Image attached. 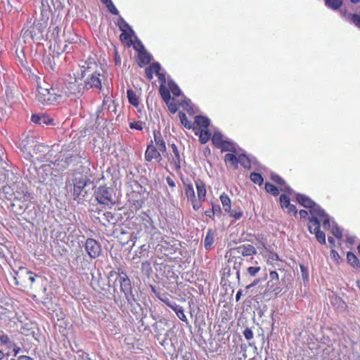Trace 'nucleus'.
<instances>
[{"label":"nucleus","mask_w":360,"mask_h":360,"mask_svg":"<svg viewBox=\"0 0 360 360\" xmlns=\"http://www.w3.org/2000/svg\"><path fill=\"white\" fill-rule=\"evenodd\" d=\"M296 200L300 205L309 209L311 218L308 222V230L310 233L316 236V239L321 244L326 243V234L320 230V224H323V229L328 230L330 227V219L326 212L320 208L312 200L304 194H297Z\"/></svg>","instance_id":"1"},{"label":"nucleus","mask_w":360,"mask_h":360,"mask_svg":"<svg viewBox=\"0 0 360 360\" xmlns=\"http://www.w3.org/2000/svg\"><path fill=\"white\" fill-rule=\"evenodd\" d=\"M20 149H21L24 159L28 160L30 164L39 165L46 162V155L48 153L47 146L23 141L20 145Z\"/></svg>","instance_id":"2"},{"label":"nucleus","mask_w":360,"mask_h":360,"mask_svg":"<svg viewBox=\"0 0 360 360\" xmlns=\"http://www.w3.org/2000/svg\"><path fill=\"white\" fill-rule=\"evenodd\" d=\"M154 140L147 145L145 150V160L148 162L152 161L160 163L161 161V153H166V143L161 136L160 131H154Z\"/></svg>","instance_id":"3"},{"label":"nucleus","mask_w":360,"mask_h":360,"mask_svg":"<svg viewBox=\"0 0 360 360\" xmlns=\"http://www.w3.org/2000/svg\"><path fill=\"white\" fill-rule=\"evenodd\" d=\"M127 226L128 229L132 230L134 233L139 237L145 234H150L153 229H155L153 220L146 213L131 217L127 221Z\"/></svg>","instance_id":"4"},{"label":"nucleus","mask_w":360,"mask_h":360,"mask_svg":"<svg viewBox=\"0 0 360 360\" xmlns=\"http://www.w3.org/2000/svg\"><path fill=\"white\" fill-rule=\"evenodd\" d=\"M160 94L172 114H174L180 107L186 110L191 109L189 106V100L186 99L181 91H160Z\"/></svg>","instance_id":"5"},{"label":"nucleus","mask_w":360,"mask_h":360,"mask_svg":"<svg viewBox=\"0 0 360 360\" xmlns=\"http://www.w3.org/2000/svg\"><path fill=\"white\" fill-rule=\"evenodd\" d=\"M14 285L21 290H27L32 288V283L34 282L36 274L27 270L24 266L18 267V270L13 269L12 274Z\"/></svg>","instance_id":"6"},{"label":"nucleus","mask_w":360,"mask_h":360,"mask_svg":"<svg viewBox=\"0 0 360 360\" xmlns=\"http://www.w3.org/2000/svg\"><path fill=\"white\" fill-rule=\"evenodd\" d=\"M52 164V162L49 161L48 163H39L38 165L30 163V166L26 163V166L29 167V172L32 178L39 180L41 183H44L53 175Z\"/></svg>","instance_id":"7"},{"label":"nucleus","mask_w":360,"mask_h":360,"mask_svg":"<svg viewBox=\"0 0 360 360\" xmlns=\"http://www.w3.org/2000/svg\"><path fill=\"white\" fill-rule=\"evenodd\" d=\"M37 103L42 105H56L59 104L63 95L55 91H32Z\"/></svg>","instance_id":"8"},{"label":"nucleus","mask_w":360,"mask_h":360,"mask_svg":"<svg viewBox=\"0 0 360 360\" xmlns=\"http://www.w3.org/2000/svg\"><path fill=\"white\" fill-rule=\"evenodd\" d=\"M18 189L14 191V195H13V200H10L14 203L20 202L22 205L20 207L26 208L30 206V202H32V193L28 191L26 185L21 181L18 186Z\"/></svg>","instance_id":"9"},{"label":"nucleus","mask_w":360,"mask_h":360,"mask_svg":"<svg viewBox=\"0 0 360 360\" xmlns=\"http://www.w3.org/2000/svg\"><path fill=\"white\" fill-rule=\"evenodd\" d=\"M118 283L121 288V292L125 295L126 300L128 304H131L134 302V296L132 292L131 282L127 276L126 272L118 269Z\"/></svg>","instance_id":"10"},{"label":"nucleus","mask_w":360,"mask_h":360,"mask_svg":"<svg viewBox=\"0 0 360 360\" xmlns=\"http://www.w3.org/2000/svg\"><path fill=\"white\" fill-rule=\"evenodd\" d=\"M257 254V250L251 244L245 243L226 252L225 257H250Z\"/></svg>","instance_id":"11"},{"label":"nucleus","mask_w":360,"mask_h":360,"mask_svg":"<svg viewBox=\"0 0 360 360\" xmlns=\"http://www.w3.org/2000/svg\"><path fill=\"white\" fill-rule=\"evenodd\" d=\"M89 179L86 176L84 175L81 172H75L72 179V184H73V198L74 200L79 198L82 195V192L84 190L86 185H87Z\"/></svg>","instance_id":"12"},{"label":"nucleus","mask_w":360,"mask_h":360,"mask_svg":"<svg viewBox=\"0 0 360 360\" xmlns=\"http://www.w3.org/2000/svg\"><path fill=\"white\" fill-rule=\"evenodd\" d=\"M147 195V193L142 188L139 191H133L128 195V203L134 210H139L145 205Z\"/></svg>","instance_id":"13"},{"label":"nucleus","mask_w":360,"mask_h":360,"mask_svg":"<svg viewBox=\"0 0 360 360\" xmlns=\"http://www.w3.org/2000/svg\"><path fill=\"white\" fill-rule=\"evenodd\" d=\"M95 198L101 205H109L113 204L112 188L105 186L97 188L95 192Z\"/></svg>","instance_id":"14"},{"label":"nucleus","mask_w":360,"mask_h":360,"mask_svg":"<svg viewBox=\"0 0 360 360\" xmlns=\"http://www.w3.org/2000/svg\"><path fill=\"white\" fill-rule=\"evenodd\" d=\"M13 323L15 325L16 330L24 335H28L30 332L32 331V322L22 315L16 314L13 318Z\"/></svg>","instance_id":"15"},{"label":"nucleus","mask_w":360,"mask_h":360,"mask_svg":"<svg viewBox=\"0 0 360 360\" xmlns=\"http://www.w3.org/2000/svg\"><path fill=\"white\" fill-rule=\"evenodd\" d=\"M46 23L45 22H34L30 30V34L33 39L41 40L49 38V32H46Z\"/></svg>","instance_id":"16"},{"label":"nucleus","mask_w":360,"mask_h":360,"mask_svg":"<svg viewBox=\"0 0 360 360\" xmlns=\"http://www.w3.org/2000/svg\"><path fill=\"white\" fill-rule=\"evenodd\" d=\"M85 252L91 259H96L101 256V244L93 238H87L85 241Z\"/></svg>","instance_id":"17"},{"label":"nucleus","mask_w":360,"mask_h":360,"mask_svg":"<svg viewBox=\"0 0 360 360\" xmlns=\"http://www.w3.org/2000/svg\"><path fill=\"white\" fill-rule=\"evenodd\" d=\"M103 79H104L103 75H101L100 73L95 72L94 73L91 74L90 78L86 79L84 89H86V90H89L91 88H96L101 90L102 88Z\"/></svg>","instance_id":"18"},{"label":"nucleus","mask_w":360,"mask_h":360,"mask_svg":"<svg viewBox=\"0 0 360 360\" xmlns=\"http://www.w3.org/2000/svg\"><path fill=\"white\" fill-rule=\"evenodd\" d=\"M0 343L3 347L12 350L15 355L20 352V347L18 345L13 342V340L11 339V337L3 333L1 330H0Z\"/></svg>","instance_id":"19"},{"label":"nucleus","mask_w":360,"mask_h":360,"mask_svg":"<svg viewBox=\"0 0 360 360\" xmlns=\"http://www.w3.org/2000/svg\"><path fill=\"white\" fill-rule=\"evenodd\" d=\"M267 290L269 292H274L275 295L280 293L279 275L276 271L269 272V280L267 281Z\"/></svg>","instance_id":"20"},{"label":"nucleus","mask_w":360,"mask_h":360,"mask_svg":"<svg viewBox=\"0 0 360 360\" xmlns=\"http://www.w3.org/2000/svg\"><path fill=\"white\" fill-rule=\"evenodd\" d=\"M170 148H172V153L168 155V161H169L170 165L173 166V169L178 172L181 168L179 150L174 143L170 145Z\"/></svg>","instance_id":"21"},{"label":"nucleus","mask_w":360,"mask_h":360,"mask_svg":"<svg viewBox=\"0 0 360 360\" xmlns=\"http://www.w3.org/2000/svg\"><path fill=\"white\" fill-rule=\"evenodd\" d=\"M20 181H15L11 184H7L0 190V196L7 200H13V191L18 189Z\"/></svg>","instance_id":"22"},{"label":"nucleus","mask_w":360,"mask_h":360,"mask_svg":"<svg viewBox=\"0 0 360 360\" xmlns=\"http://www.w3.org/2000/svg\"><path fill=\"white\" fill-rule=\"evenodd\" d=\"M325 6L333 11H338L340 15L346 20V18L342 15V12L349 13L346 8H342L343 0H324Z\"/></svg>","instance_id":"23"},{"label":"nucleus","mask_w":360,"mask_h":360,"mask_svg":"<svg viewBox=\"0 0 360 360\" xmlns=\"http://www.w3.org/2000/svg\"><path fill=\"white\" fill-rule=\"evenodd\" d=\"M227 262L233 265V270L236 271L237 279H240V271L243 268V262L245 259L242 257H225Z\"/></svg>","instance_id":"24"},{"label":"nucleus","mask_w":360,"mask_h":360,"mask_svg":"<svg viewBox=\"0 0 360 360\" xmlns=\"http://www.w3.org/2000/svg\"><path fill=\"white\" fill-rule=\"evenodd\" d=\"M193 124H194V128H191V129H193L194 131L207 129V127H209V120L203 115H196Z\"/></svg>","instance_id":"25"},{"label":"nucleus","mask_w":360,"mask_h":360,"mask_svg":"<svg viewBox=\"0 0 360 360\" xmlns=\"http://www.w3.org/2000/svg\"><path fill=\"white\" fill-rule=\"evenodd\" d=\"M31 122L38 125L53 124V119L46 115H32Z\"/></svg>","instance_id":"26"},{"label":"nucleus","mask_w":360,"mask_h":360,"mask_svg":"<svg viewBox=\"0 0 360 360\" xmlns=\"http://www.w3.org/2000/svg\"><path fill=\"white\" fill-rule=\"evenodd\" d=\"M102 216V219H101L100 222L105 226L108 225H115L117 222H118V219H117L115 214L110 211L103 212Z\"/></svg>","instance_id":"27"},{"label":"nucleus","mask_w":360,"mask_h":360,"mask_svg":"<svg viewBox=\"0 0 360 360\" xmlns=\"http://www.w3.org/2000/svg\"><path fill=\"white\" fill-rule=\"evenodd\" d=\"M195 186H196L197 198L200 201H205V195L207 194L205 183L200 179H197L195 180Z\"/></svg>","instance_id":"28"},{"label":"nucleus","mask_w":360,"mask_h":360,"mask_svg":"<svg viewBox=\"0 0 360 360\" xmlns=\"http://www.w3.org/2000/svg\"><path fill=\"white\" fill-rule=\"evenodd\" d=\"M42 62L45 68L49 71H56V65L55 63V58L53 56H51V54L44 55Z\"/></svg>","instance_id":"29"},{"label":"nucleus","mask_w":360,"mask_h":360,"mask_svg":"<svg viewBox=\"0 0 360 360\" xmlns=\"http://www.w3.org/2000/svg\"><path fill=\"white\" fill-rule=\"evenodd\" d=\"M65 41L71 44H77L81 41L80 37L70 30L64 31Z\"/></svg>","instance_id":"30"},{"label":"nucleus","mask_w":360,"mask_h":360,"mask_svg":"<svg viewBox=\"0 0 360 360\" xmlns=\"http://www.w3.org/2000/svg\"><path fill=\"white\" fill-rule=\"evenodd\" d=\"M184 189H185V195H186L187 199H195V191L193 190V186L189 180L184 181Z\"/></svg>","instance_id":"31"},{"label":"nucleus","mask_w":360,"mask_h":360,"mask_svg":"<svg viewBox=\"0 0 360 360\" xmlns=\"http://www.w3.org/2000/svg\"><path fill=\"white\" fill-rule=\"evenodd\" d=\"M139 66L143 67V65L149 64L152 60V56L148 53L146 50L143 51H140L139 53Z\"/></svg>","instance_id":"32"},{"label":"nucleus","mask_w":360,"mask_h":360,"mask_svg":"<svg viewBox=\"0 0 360 360\" xmlns=\"http://www.w3.org/2000/svg\"><path fill=\"white\" fill-rule=\"evenodd\" d=\"M225 212L229 215V217L233 218L235 220H238L241 219L242 216L243 215V212L241 210V208L239 207H237L233 210H231V207H229L228 210H224Z\"/></svg>","instance_id":"33"},{"label":"nucleus","mask_w":360,"mask_h":360,"mask_svg":"<svg viewBox=\"0 0 360 360\" xmlns=\"http://www.w3.org/2000/svg\"><path fill=\"white\" fill-rule=\"evenodd\" d=\"M347 261H348L349 264L352 267L355 269L360 268V262L354 253L352 252H347Z\"/></svg>","instance_id":"34"},{"label":"nucleus","mask_w":360,"mask_h":360,"mask_svg":"<svg viewBox=\"0 0 360 360\" xmlns=\"http://www.w3.org/2000/svg\"><path fill=\"white\" fill-rule=\"evenodd\" d=\"M270 179L273 181L274 183L278 184L281 187V191H288L289 190V187L285 185V181H284L283 179L281 178V176L273 174L270 176Z\"/></svg>","instance_id":"35"},{"label":"nucleus","mask_w":360,"mask_h":360,"mask_svg":"<svg viewBox=\"0 0 360 360\" xmlns=\"http://www.w3.org/2000/svg\"><path fill=\"white\" fill-rule=\"evenodd\" d=\"M200 131V143L202 144H205L210 139L211 134L209 131V129H196L195 130V132L198 134V132Z\"/></svg>","instance_id":"36"},{"label":"nucleus","mask_w":360,"mask_h":360,"mask_svg":"<svg viewBox=\"0 0 360 360\" xmlns=\"http://www.w3.org/2000/svg\"><path fill=\"white\" fill-rule=\"evenodd\" d=\"M179 120H181V124H183L184 127L191 129L193 128V122L188 120L187 115L182 112H179Z\"/></svg>","instance_id":"37"},{"label":"nucleus","mask_w":360,"mask_h":360,"mask_svg":"<svg viewBox=\"0 0 360 360\" xmlns=\"http://www.w3.org/2000/svg\"><path fill=\"white\" fill-rule=\"evenodd\" d=\"M126 93H127L128 102L137 108L139 105V98L136 95V91H126Z\"/></svg>","instance_id":"38"},{"label":"nucleus","mask_w":360,"mask_h":360,"mask_svg":"<svg viewBox=\"0 0 360 360\" xmlns=\"http://www.w3.org/2000/svg\"><path fill=\"white\" fill-rule=\"evenodd\" d=\"M224 160H225L226 164H230L233 167V168L237 169L238 156L236 155L233 153H227L225 155Z\"/></svg>","instance_id":"39"},{"label":"nucleus","mask_w":360,"mask_h":360,"mask_svg":"<svg viewBox=\"0 0 360 360\" xmlns=\"http://www.w3.org/2000/svg\"><path fill=\"white\" fill-rule=\"evenodd\" d=\"M264 191L274 197L279 195V190L278 188L271 183L264 184Z\"/></svg>","instance_id":"40"},{"label":"nucleus","mask_w":360,"mask_h":360,"mask_svg":"<svg viewBox=\"0 0 360 360\" xmlns=\"http://www.w3.org/2000/svg\"><path fill=\"white\" fill-rule=\"evenodd\" d=\"M219 199H221L224 210H228L229 207H231V200H230L227 194L224 193H221V196H219Z\"/></svg>","instance_id":"41"},{"label":"nucleus","mask_w":360,"mask_h":360,"mask_svg":"<svg viewBox=\"0 0 360 360\" xmlns=\"http://www.w3.org/2000/svg\"><path fill=\"white\" fill-rule=\"evenodd\" d=\"M213 243V231L212 229L207 231L206 236H205L204 246L205 248L209 249Z\"/></svg>","instance_id":"42"},{"label":"nucleus","mask_w":360,"mask_h":360,"mask_svg":"<svg viewBox=\"0 0 360 360\" xmlns=\"http://www.w3.org/2000/svg\"><path fill=\"white\" fill-rule=\"evenodd\" d=\"M240 164L241 167L245 169L250 168V160L247 155L244 154H240L238 155V160H237V165Z\"/></svg>","instance_id":"43"},{"label":"nucleus","mask_w":360,"mask_h":360,"mask_svg":"<svg viewBox=\"0 0 360 360\" xmlns=\"http://www.w3.org/2000/svg\"><path fill=\"white\" fill-rule=\"evenodd\" d=\"M249 179H250V181L254 182L255 184H257L258 186H261L263 184L262 176H261V174L257 172H254L250 173Z\"/></svg>","instance_id":"44"},{"label":"nucleus","mask_w":360,"mask_h":360,"mask_svg":"<svg viewBox=\"0 0 360 360\" xmlns=\"http://www.w3.org/2000/svg\"><path fill=\"white\" fill-rule=\"evenodd\" d=\"M117 25L122 32H124V30H125L126 29H129L131 34H134V30L129 25V24L124 20L123 18L120 17V18L117 20Z\"/></svg>","instance_id":"45"},{"label":"nucleus","mask_w":360,"mask_h":360,"mask_svg":"<svg viewBox=\"0 0 360 360\" xmlns=\"http://www.w3.org/2000/svg\"><path fill=\"white\" fill-rule=\"evenodd\" d=\"M170 309H172V310L175 311L176 316H177V317H179V320H181V321H183L184 323H187V317L186 316V315L184 313V309L182 308V307H177L175 308H170Z\"/></svg>","instance_id":"46"},{"label":"nucleus","mask_w":360,"mask_h":360,"mask_svg":"<svg viewBox=\"0 0 360 360\" xmlns=\"http://www.w3.org/2000/svg\"><path fill=\"white\" fill-rule=\"evenodd\" d=\"M342 15L346 18V21L348 22L356 21L360 18V11L358 13H351L342 12Z\"/></svg>","instance_id":"47"},{"label":"nucleus","mask_w":360,"mask_h":360,"mask_svg":"<svg viewBox=\"0 0 360 360\" xmlns=\"http://www.w3.org/2000/svg\"><path fill=\"white\" fill-rule=\"evenodd\" d=\"M212 143L214 146H219L222 143H226L228 141L222 139V136L220 134H214L212 136Z\"/></svg>","instance_id":"48"},{"label":"nucleus","mask_w":360,"mask_h":360,"mask_svg":"<svg viewBox=\"0 0 360 360\" xmlns=\"http://www.w3.org/2000/svg\"><path fill=\"white\" fill-rule=\"evenodd\" d=\"M158 77L160 85L158 90H167L166 87L167 79L163 73L159 72V74H156Z\"/></svg>","instance_id":"49"},{"label":"nucleus","mask_w":360,"mask_h":360,"mask_svg":"<svg viewBox=\"0 0 360 360\" xmlns=\"http://www.w3.org/2000/svg\"><path fill=\"white\" fill-rule=\"evenodd\" d=\"M4 150L2 148H0V183L3 181L4 178L5 177V175L4 174Z\"/></svg>","instance_id":"50"},{"label":"nucleus","mask_w":360,"mask_h":360,"mask_svg":"<svg viewBox=\"0 0 360 360\" xmlns=\"http://www.w3.org/2000/svg\"><path fill=\"white\" fill-rule=\"evenodd\" d=\"M214 146H215V147L217 148H220L221 150V152H226V151H233L234 152V149L232 148L231 143H230L229 142H228L226 143H222V144L214 145Z\"/></svg>","instance_id":"51"},{"label":"nucleus","mask_w":360,"mask_h":360,"mask_svg":"<svg viewBox=\"0 0 360 360\" xmlns=\"http://www.w3.org/2000/svg\"><path fill=\"white\" fill-rule=\"evenodd\" d=\"M279 202H281V207L283 209V206L292 205L291 203H290L289 196L285 194H281V196H279Z\"/></svg>","instance_id":"52"},{"label":"nucleus","mask_w":360,"mask_h":360,"mask_svg":"<svg viewBox=\"0 0 360 360\" xmlns=\"http://www.w3.org/2000/svg\"><path fill=\"white\" fill-rule=\"evenodd\" d=\"M143 122L142 121H135L129 123V128L136 131L143 130Z\"/></svg>","instance_id":"53"},{"label":"nucleus","mask_w":360,"mask_h":360,"mask_svg":"<svg viewBox=\"0 0 360 360\" xmlns=\"http://www.w3.org/2000/svg\"><path fill=\"white\" fill-rule=\"evenodd\" d=\"M260 271V266H250L247 268V274L254 277Z\"/></svg>","instance_id":"54"},{"label":"nucleus","mask_w":360,"mask_h":360,"mask_svg":"<svg viewBox=\"0 0 360 360\" xmlns=\"http://www.w3.org/2000/svg\"><path fill=\"white\" fill-rule=\"evenodd\" d=\"M158 299H160V300L162 301V303L167 305V307H169L170 309L180 307V306L176 304V303L171 302L170 300L166 297H161L158 296Z\"/></svg>","instance_id":"55"},{"label":"nucleus","mask_w":360,"mask_h":360,"mask_svg":"<svg viewBox=\"0 0 360 360\" xmlns=\"http://www.w3.org/2000/svg\"><path fill=\"white\" fill-rule=\"evenodd\" d=\"M65 0H51V4L55 9H62L65 6Z\"/></svg>","instance_id":"56"},{"label":"nucleus","mask_w":360,"mask_h":360,"mask_svg":"<svg viewBox=\"0 0 360 360\" xmlns=\"http://www.w3.org/2000/svg\"><path fill=\"white\" fill-rule=\"evenodd\" d=\"M188 200H189V202H191V207H193V209H194V210L198 211V210H199V209H200V207H201L200 202L201 201H200L197 198L188 199Z\"/></svg>","instance_id":"57"},{"label":"nucleus","mask_w":360,"mask_h":360,"mask_svg":"<svg viewBox=\"0 0 360 360\" xmlns=\"http://www.w3.org/2000/svg\"><path fill=\"white\" fill-rule=\"evenodd\" d=\"M283 208L287 210V213L290 216H296L297 215V208L294 205H290L288 206H283Z\"/></svg>","instance_id":"58"},{"label":"nucleus","mask_w":360,"mask_h":360,"mask_svg":"<svg viewBox=\"0 0 360 360\" xmlns=\"http://www.w3.org/2000/svg\"><path fill=\"white\" fill-rule=\"evenodd\" d=\"M167 89L168 90H181L178 85L170 79H168L167 80Z\"/></svg>","instance_id":"59"},{"label":"nucleus","mask_w":360,"mask_h":360,"mask_svg":"<svg viewBox=\"0 0 360 360\" xmlns=\"http://www.w3.org/2000/svg\"><path fill=\"white\" fill-rule=\"evenodd\" d=\"M134 49L138 52V53H140V51L141 52L146 50L142 42L138 39L136 41V44L134 46Z\"/></svg>","instance_id":"60"},{"label":"nucleus","mask_w":360,"mask_h":360,"mask_svg":"<svg viewBox=\"0 0 360 360\" xmlns=\"http://www.w3.org/2000/svg\"><path fill=\"white\" fill-rule=\"evenodd\" d=\"M109 11L110 13H111L113 15H118L119 11L117 9V8L113 4L112 1H111L110 4H108L106 6Z\"/></svg>","instance_id":"61"},{"label":"nucleus","mask_w":360,"mask_h":360,"mask_svg":"<svg viewBox=\"0 0 360 360\" xmlns=\"http://www.w3.org/2000/svg\"><path fill=\"white\" fill-rule=\"evenodd\" d=\"M243 334H244L245 339H246L247 340H251L253 338L252 330H251V329H250L249 328H246Z\"/></svg>","instance_id":"62"},{"label":"nucleus","mask_w":360,"mask_h":360,"mask_svg":"<svg viewBox=\"0 0 360 360\" xmlns=\"http://www.w3.org/2000/svg\"><path fill=\"white\" fill-rule=\"evenodd\" d=\"M149 69H151L152 72H155L156 74H159V72H160L161 70V66L159 63L155 62L150 65Z\"/></svg>","instance_id":"63"},{"label":"nucleus","mask_w":360,"mask_h":360,"mask_svg":"<svg viewBox=\"0 0 360 360\" xmlns=\"http://www.w3.org/2000/svg\"><path fill=\"white\" fill-rule=\"evenodd\" d=\"M41 8L42 13L47 11L48 10L51 11V6L49 4L48 0H41Z\"/></svg>","instance_id":"64"}]
</instances>
